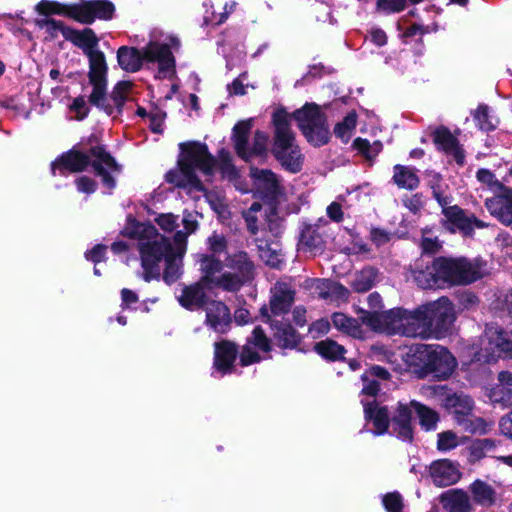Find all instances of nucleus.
<instances>
[{
    "instance_id": "c756f323",
    "label": "nucleus",
    "mask_w": 512,
    "mask_h": 512,
    "mask_svg": "<svg viewBox=\"0 0 512 512\" xmlns=\"http://www.w3.org/2000/svg\"><path fill=\"white\" fill-rule=\"evenodd\" d=\"M457 424L467 433L483 435L492 429L494 422L487 421L470 413L459 417Z\"/></svg>"
},
{
    "instance_id": "052dcab7",
    "label": "nucleus",
    "mask_w": 512,
    "mask_h": 512,
    "mask_svg": "<svg viewBox=\"0 0 512 512\" xmlns=\"http://www.w3.org/2000/svg\"><path fill=\"white\" fill-rule=\"evenodd\" d=\"M327 216L334 222H341L344 218V213L341 204L332 202L326 209Z\"/></svg>"
},
{
    "instance_id": "864d4df0",
    "label": "nucleus",
    "mask_w": 512,
    "mask_h": 512,
    "mask_svg": "<svg viewBox=\"0 0 512 512\" xmlns=\"http://www.w3.org/2000/svg\"><path fill=\"white\" fill-rule=\"evenodd\" d=\"M447 187V185L444 187H434V192L432 193L433 197L442 207V210L451 207L452 197L446 192Z\"/></svg>"
},
{
    "instance_id": "473e14b6",
    "label": "nucleus",
    "mask_w": 512,
    "mask_h": 512,
    "mask_svg": "<svg viewBox=\"0 0 512 512\" xmlns=\"http://www.w3.org/2000/svg\"><path fill=\"white\" fill-rule=\"evenodd\" d=\"M393 180L399 188L414 190L419 186V178L413 168L396 165Z\"/></svg>"
},
{
    "instance_id": "0e129e2a",
    "label": "nucleus",
    "mask_w": 512,
    "mask_h": 512,
    "mask_svg": "<svg viewBox=\"0 0 512 512\" xmlns=\"http://www.w3.org/2000/svg\"><path fill=\"white\" fill-rule=\"evenodd\" d=\"M371 240L377 245L381 246L389 242L390 234L382 229H372L371 231Z\"/></svg>"
},
{
    "instance_id": "6e6d98bb",
    "label": "nucleus",
    "mask_w": 512,
    "mask_h": 512,
    "mask_svg": "<svg viewBox=\"0 0 512 512\" xmlns=\"http://www.w3.org/2000/svg\"><path fill=\"white\" fill-rule=\"evenodd\" d=\"M75 184L77 186L78 191L91 194L95 192L97 184L96 182L87 176H82L76 179Z\"/></svg>"
},
{
    "instance_id": "1a4fd4ad",
    "label": "nucleus",
    "mask_w": 512,
    "mask_h": 512,
    "mask_svg": "<svg viewBox=\"0 0 512 512\" xmlns=\"http://www.w3.org/2000/svg\"><path fill=\"white\" fill-rule=\"evenodd\" d=\"M39 14L68 16L80 23L91 24L96 18L111 19L114 5L107 0H93L83 4L65 5L55 1L42 0L36 7Z\"/></svg>"
},
{
    "instance_id": "20e7f679",
    "label": "nucleus",
    "mask_w": 512,
    "mask_h": 512,
    "mask_svg": "<svg viewBox=\"0 0 512 512\" xmlns=\"http://www.w3.org/2000/svg\"><path fill=\"white\" fill-rule=\"evenodd\" d=\"M81 144L84 151L71 149L63 154L52 164L53 172L59 169L62 174L64 171L77 173L91 165L96 174L102 178L103 184L107 188L113 189L115 180L111 174L119 171L115 159L99 144L95 135H91L86 142Z\"/></svg>"
},
{
    "instance_id": "423d86ee",
    "label": "nucleus",
    "mask_w": 512,
    "mask_h": 512,
    "mask_svg": "<svg viewBox=\"0 0 512 512\" xmlns=\"http://www.w3.org/2000/svg\"><path fill=\"white\" fill-rule=\"evenodd\" d=\"M180 149L179 168L169 171L166 181L178 187L202 191L204 187L196 171L211 175L215 167L214 157L208 152L207 146L199 142L181 143Z\"/></svg>"
},
{
    "instance_id": "e433bc0d",
    "label": "nucleus",
    "mask_w": 512,
    "mask_h": 512,
    "mask_svg": "<svg viewBox=\"0 0 512 512\" xmlns=\"http://www.w3.org/2000/svg\"><path fill=\"white\" fill-rule=\"evenodd\" d=\"M357 123V115L355 112H350L343 121L336 124L334 134L342 142L347 143L355 130Z\"/></svg>"
},
{
    "instance_id": "4468645a",
    "label": "nucleus",
    "mask_w": 512,
    "mask_h": 512,
    "mask_svg": "<svg viewBox=\"0 0 512 512\" xmlns=\"http://www.w3.org/2000/svg\"><path fill=\"white\" fill-rule=\"evenodd\" d=\"M251 128L252 120L240 121L233 128L235 150L245 161H249L254 156H262L267 150L268 136L262 131H256L252 144L249 142Z\"/></svg>"
},
{
    "instance_id": "3c124183",
    "label": "nucleus",
    "mask_w": 512,
    "mask_h": 512,
    "mask_svg": "<svg viewBox=\"0 0 512 512\" xmlns=\"http://www.w3.org/2000/svg\"><path fill=\"white\" fill-rule=\"evenodd\" d=\"M362 382H363V388H362L363 394L369 395V396H375L378 393V391L380 389L378 380L372 378L367 373H364L362 375Z\"/></svg>"
},
{
    "instance_id": "8fccbe9b",
    "label": "nucleus",
    "mask_w": 512,
    "mask_h": 512,
    "mask_svg": "<svg viewBox=\"0 0 512 512\" xmlns=\"http://www.w3.org/2000/svg\"><path fill=\"white\" fill-rule=\"evenodd\" d=\"M266 223L268 229L277 234L281 227L282 220L277 214L275 207L269 206L267 210H265Z\"/></svg>"
},
{
    "instance_id": "4be33fe9",
    "label": "nucleus",
    "mask_w": 512,
    "mask_h": 512,
    "mask_svg": "<svg viewBox=\"0 0 512 512\" xmlns=\"http://www.w3.org/2000/svg\"><path fill=\"white\" fill-rule=\"evenodd\" d=\"M472 505L479 506L483 509H489L497 504L498 494L496 489L487 482L476 479L467 489Z\"/></svg>"
},
{
    "instance_id": "6ab92c4d",
    "label": "nucleus",
    "mask_w": 512,
    "mask_h": 512,
    "mask_svg": "<svg viewBox=\"0 0 512 512\" xmlns=\"http://www.w3.org/2000/svg\"><path fill=\"white\" fill-rule=\"evenodd\" d=\"M261 313L262 316L267 317L266 321L270 323L273 331V339L279 347L289 349L296 347L299 342V336L289 323L272 319L266 307L261 309Z\"/></svg>"
},
{
    "instance_id": "9b49d317",
    "label": "nucleus",
    "mask_w": 512,
    "mask_h": 512,
    "mask_svg": "<svg viewBox=\"0 0 512 512\" xmlns=\"http://www.w3.org/2000/svg\"><path fill=\"white\" fill-rule=\"evenodd\" d=\"M413 357L418 365L440 378L448 377L456 367V360L453 355L441 345H416Z\"/></svg>"
},
{
    "instance_id": "49530a36",
    "label": "nucleus",
    "mask_w": 512,
    "mask_h": 512,
    "mask_svg": "<svg viewBox=\"0 0 512 512\" xmlns=\"http://www.w3.org/2000/svg\"><path fill=\"white\" fill-rule=\"evenodd\" d=\"M383 505L387 512H402V496L398 492L387 493L383 497Z\"/></svg>"
},
{
    "instance_id": "13d9d810",
    "label": "nucleus",
    "mask_w": 512,
    "mask_h": 512,
    "mask_svg": "<svg viewBox=\"0 0 512 512\" xmlns=\"http://www.w3.org/2000/svg\"><path fill=\"white\" fill-rule=\"evenodd\" d=\"M330 329V323L326 319H319L311 324L309 332L313 338H317L323 334L328 333Z\"/></svg>"
},
{
    "instance_id": "ea45409f",
    "label": "nucleus",
    "mask_w": 512,
    "mask_h": 512,
    "mask_svg": "<svg viewBox=\"0 0 512 512\" xmlns=\"http://www.w3.org/2000/svg\"><path fill=\"white\" fill-rule=\"evenodd\" d=\"M252 346L262 352H269L271 350L270 339L266 336L264 330L257 326L253 329L251 335L247 338Z\"/></svg>"
},
{
    "instance_id": "4d7b16f0",
    "label": "nucleus",
    "mask_w": 512,
    "mask_h": 512,
    "mask_svg": "<svg viewBox=\"0 0 512 512\" xmlns=\"http://www.w3.org/2000/svg\"><path fill=\"white\" fill-rule=\"evenodd\" d=\"M403 204L414 214H417L424 206V202L420 194H414L410 197H406L403 199Z\"/></svg>"
},
{
    "instance_id": "5701e85b",
    "label": "nucleus",
    "mask_w": 512,
    "mask_h": 512,
    "mask_svg": "<svg viewBox=\"0 0 512 512\" xmlns=\"http://www.w3.org/2000/svg\"><path fill=\"white\" fill-rule=\"evenodd\" d=\"M294 295V290L288 284L277 282L271 288V314L273 316H281L288 313L294 302Z\"/></svg>"
},
{
    "instance_id": "412c9836",
    "label": "nucleus",
    "mask_w": 512,
    "mask_h": 512,
    "mask_svg": "<svg viewBox=\"0 0 512 512\" xmlns=\"http://www.w3.org/2000/svg\"><path fill=\"white\" fill-rule=\"evenodd\" d=\"M430 475L433 483L439 487L453 485L461 478L458 465L448 459L433 462L430 466Z\"/></svg>"
},
{
    "instance_id": "f3484780",
    "label": "nucleus",
    "mask_w": 512,
    "mask_h": 512,
    "mask_svg": "<svg viewBox=\"0 0 512 512\" xmlns=\"http://www.w3.org/2000/svg\"><path fill=\"white\" fill-rule=\"evenodd\" d=\"M489 213L505 226L512 225V188L506 187L501 192L485 200Z\"/></svg>"
},
{
    "instance_id": "aec40b11",
    "label": "nucleus",
    "mask_w": 512,
    "mask_h": 512,
    "mask_svg": "<svg viewBox=\"0 0 512 512\" xmlns=\"http://www.w3.org/2000/svg\"><path fill=\"white\" fill-rule=\"evenodd\" d=\"M413 414L414 410L411 406V402L409 404L398 403L391 419L393 433L404 441H411L413 439Z\"/></svg>"
},
{
    "instance_id": "a211bd4d",
    "label": "nucleus",
    "mask_w": 512,
    "mask_h": 512,
    "mask_svg": "<svg viewBox=\"0 0 512 512\" xmlns=\"http://www.w3.org/2000/svg\"><path fill=\"white\" fill-rule=\"evenodd\" d=\"M238 346L230 340H221L214 343L213 366L221 374L231 373L234 368Z\"/></svg>"
},
{
    "instance_id": "69168bd1",
    "label": "nucleus",
    "mask_w": 512,
    "mask_h": 512,
    "mask_svg": "<svg viewBox=\"0 0 512 512\" xmlns=\"http://www.w3.org/2000/svg\"><path fill=\"white\" fill-rule=\"evenodd\" d=\"M105 250L106 247L104 245H96L86 253V258L95 263L100 262L104 258Z\"/></svg>"
},
{
    "instance_id": "f8f14e48",
    "label": "nucleus",
    "mask_w": 512,
    "mask_h": 512,
    "mask_svg": "<svg viewBox=\"0 0 512 512\" xmlns=\"http://www.w3.org/2000/svg\"><path fill=\"white\" fill-rule=\"evenodd\" d=\"M501 356L512 358V331L507 333L497 325H490L481 338L475 360L489 363Z\"/></svg>"
},
{
    "instance_id": "09e8293b",
    "label": "nucleus",
    "mask_w": 512,
    "mask_h": 512,
    "mask_svg": "<svg viewBox=\"0 0 512 512\" xmlns=\"http://www.w3.org/2000/svg\"><path fill=\"white\" fill-rule=\"evenodd\" d=\"M155 221L166 232H171L178 226V216L171 213L161 214Z\"/></svg>"
},
{
    "instance_id": "a878e982",
    "label": "nucleus",
    "mask_w": 512,
    "mask_h": 512,
    "mask_svg": "<svg viewBox=\"0 0 512 512\" xmlns=\"http://www.w3.org/2000/svg\"><path fill=\"white\" fill-rule=\"evenodd\" d=\"M433 140L441 149L453 155L459 165H463L465 158L463 150L459 147L456 137L447 128L440 127L436 129L433 133Z\"/></svg>"
},
{
    "instance_id": "0eeeda50",
    "label": "nucleus",
    "mask_w": 512,
    "mask_h": 512,
    "mask_svg": "<svg viewBox=\"0 0 512 512\" xmlns=\"http://www.w3.org/2000/svg\"><path fill=\"white\" fill-rule=\"evenodd\" d=\"M359 318L371 330L388 335L420 337L426 331L424 320L417 318V310L396 308L384 312H369L361 309Z\"/></svg>"
},
{
    "instance_id": "5fc2aeb1",
    "label": "nucleus",
    "mask_w": 512,
    "mask_h": 512,
    "mask_svg": "<svg viewBox=\"0 0 512 512\" xmlns=\"http://www.w3.org/2000/svg\"><path fill=\"white\" fill-rule=\"evenodd\" d=\"M328 295L336 300L346 301L349 290L340 283H333L328 287Z\"/></svg>"
},
{
    "instance_id": "39448f33",
    "label": "nucleus",
    "mask_w": 512,
    "mask_h": 512,
    "mask_svg": "<svg viewBox=\"0 0 512 512\" xmlns=\"http://www.w3.org/2000/svg\"><path fill=\"white\" fill-rule=\"evenodd\" d=\"M89 83L93 89L89 96V102L103 110L107 115L115 112L120 114L125 102L129 99L132 83L121 81L115 85L110 96L107 95V64L105 55L99 50L89 52Z\"/></svg>"
},
{
    "instance_id": "a18cd8bd",
    "label": "nucleus",
    "mask_w": 512,
    "mask_h": 512,
    "mask_svg": "<svg viewBox=\"0 0 512 512\" xmlns=\"http://www.w3.org/2000/svg\"><path fill=\"white\" fill-rule=\"evenodd\" d=\"M458 446V437L452 431L442 432L438 435L437 448L440 451H448Z\"/></svg>"
},
{
    "instance_id": "58836bf2",
    "label": "nucleus",
    "mask_w": 512,
    "mask_h": 512,
    "mask_svg": "<svg viewBox=\"0 0 512 512\" xmlns=\"http://www.w3.org/2000/svg\"><path fill=\"white\" fill-rule=\"evenodd\" d=\"M476 178L479 182L487 185L494 195L501 192L503 189L507 187L503 183H501L496 178L495 174L488 169H479L476 173Z\"/></svg>"
},
{
    "instance_id": "7c9ffc66",
    "label": "nucleus",
    "mask_w": 512,
    "mask_h": 512,
    "mask_svg": "<svg viewBox=\"0 0 512 512\" xmlns=\"http://www.w3.org/2000/svg\"><path fill=\"white\" fill-rule=\"evenodd\" d=\"M332 323L336 329L350 335L354 338H361L363 331L358 320L345 315L344 313L336 312L331 316Z\"/></svg>"
},
{
    "instance_id": "4c0bfd02",
    "label": "nucleus",
    "mask_w": 512,
    "mask_h": 512,
    "mask_svg": "<svg viewBox=\"0 0 512 512\" xmlns=\"http://www.w3.org/2000/svg\"><path fill=\"white\" fill-rule=\"evenodd\" d=\"M376 278L374 269H364L356 275L353 280L352 286L357 292H366L372 288Z\"/></svg>"
},
{
    "instance_id": "c03bdc74",
    "label": "nucleus",
    "mask_w": 512,
    "mask_h": 512,
    "mask_svg": "<svg viewBox=\"0 0 512 512\" xmlns=\"http://www.w3.org/2000/svg\"><path fill=\"white\" fill-rule=\"evenodd\" d=\"M238 355L240 358V364L242 366L258 363L262 359L258 351H256L255 347L252 346L249 342H246V344L242 346V349L239 351Z\"/></svg>"
},
{
    "instance_id": "f03ea898",
    "label": "nucleus",
    "mask_w": 512,
    "mask_h": 512,
    "mask_svg": "<svg viewBox=\"0 0 512 512\" xmlns=\"http://www.w3.org/2000/svg\"><path fill=\"white\" fill-rule=\"evenodd\" d=\"M292 118L297 121L308 142L314 146L325 145L329 141L330 132L326 118L316 104H306L293 114L284 110H277L273 114L272 154L286 170L297 173L302 169L303 156L291 129Z\"/></svg>"
},
{
    "instance_id": "bf43d9fd",
    "label": "nucleus",
    "mask_w": 512,
    "mask_h": 512,
    "mask_svg": "<svg viewBox=\"0 0 512 512\" xmlns=\"http://www.w3.org/2000/svg\"><path fill=\"white\" fill-rule=\"evenodd\" d=\"M71 109L74 110L77 113V119L82 120L84 119L89 112V109L87 107L86 101L84 97L79 96L74 99Z\"/></svg>"
},
{
    "instance_id": "cd10ccee",
    "label": "nucleus",
    "mask_w": 512,
    "mask_h": 512,
    "mask_svg": "<svg viewBox=\"0 0 512 512\" xmlns=\"http://www.w3.org/2000/svg\"><path fill=\"white\" fill-rule=\"evenodd\" d=\"M202 283L203 282L196 283L194 285L183 288L182 293L178 298L180 304L183 307L189 310L204 308L205 303L209 299H207Z\"/></svg>"
},
{
    "instance_id": "79ce46f5",
    "label": "nucleus",
    "mask_w": 512,
    "mask_h": 512,
    "mask_svg": "<svg viewBox=\"0 0 512 512\" xmlns=\"http://www.w3.org/2000/svg\"><path fill=\"white\" fill-rule=\"evenodd\" d=\"M474 120L477 126L483 131H491L495 129L496 124L490 119L489 107L487 105H480L474 112Z\"/></svg>"
},
{
    "instance_id": "7ed1b4c3",
    "label": "nucleus",
    "mask_w": 512,
    "mask_h": 512,
    "mask_svg": "<svg viewBox=\"0 0 512 512\" xmlns=\"http://www.w3.org/2000/svg\"><path fill=\"white\" fill-rule=\"evenodd\" d=\"M482 264L466 258H439L431 264L416 263L412 276L422 289L441 288L445 284H469L483 276Z\"/></svg>"
},
{
    "instance_id": "774afa93",
    "label": "nucleus",
    "mask_w": 512,
    "mask_h": 512,
    "mask_svg": "<svg viewBox=\"0 0 512 512\" xmlns=\"http://www.w3.org/2000/svg\"><path fill=\"white\" fill-rule=\"evenodd\" d=\"M366 373L376 380H387L390 377L388 370L381 366H373Z\"/></svg>"
},
{
    "instance_id": "e2e57ef3",
    "label": "nucleus",
    "mask_w": 512,
    "mask_h": 512,
    "mask_svg": "<svg viewBox=\"0 0 512 512\" xmlns=\"http://www.w3.org/2000/svg\"><path fill=\"white\" fill-rule=\"evenodd\" d=\"M499 429L504 436L512 439V411L500 419Z\"/></svg>"
},
{
    "instance_id": "338daca9",
    "label": "nucleus",
    "mask_w": 512,
    "mask_h": 512,
    "mask_svg": "<svg viewBox=\"0 0 512 512\" xmlns=\"http://www.w3.org/2000/svg\"><path fill=\"white\" fill-rule=\"evenodd\" d=\"M428 31L429 30L427 27L417 24V23H414L406 28V30L403 33V36L404 37H414L416 35H424V34L428 33Z\"/></svg>"
},
{
    "instance_id": "9d476101",
    "label": "nucleus",
    "mask_w": 512,
    "mask_h": 512,
    "mask_svg": "<svg viewBox=\"0 0 512 512\" xmlns=\"http://www.w3.org/2000/svg\"><path fill=\"white\" fill-rule=\"evenodd\" d=\"M226 266L231 270L212 279V286L227 292H237L241 287L251 281L254 276V265L247 253L238 252L228 256Z\"/></svg>"
},
{
    "instance_id": "f704fd0d",
    "label": "nucleus",
    "mask_w": 512,
    "mask_h": 512,
    "mask_svg": "<svg viewBox=\"0 0 512 512\" xmlns=\"http://www.w3.org/2000/svg\"><path fill=\"white\" fill-rule=\"evenodd\" d=\"M447 405L454 409L455 420L472 413L474 402L472 398L464 394H454L447 398Z\"/></svg>"
},
{
    "instance_id": "b1692460",
    "label": "nucleus",
    "mask_w": 512,
    "mask_h": 512,
    "mask_svg": "<svg viewBox=\"0 0 512 512\" xmlns=\"http://www.w3.org/2000/svg\"><path fill=\"white\" fill-rule=\"evenodd\" d=\"M440 503L446 512H474L467 490L453 488L440 495Z\"/></svg>"
},
{
    "instance_id": "2eb2a0df",
    "label": "nucleus",
    "mask_w": 512,
    "mask_h": 512,
    "mask_svg": "<svg viewBox=\"0 0 512 512\" xmlns=\"http://www.w3.org/2000/svg\"><path fill=\"white\" fill-rule=\"evenodd\" d=\"M442 214L444 216L442 220L443 226L452 233L460 232L464 236H472L475 228L483 229L488 227V223L472 214H468L457 205L442 210Z\"/></svg>"
},
{
    "instance_id": "72a5a7b5",
    "label": "nucleus",
    "mask_w": 512,
    "mask_h": 512,
    "mask_svg": "<svg viewBox=\"0 0 512 512\" xmlns=\"http://www.w3.org/2000/svg\"><path fill=\"white\" fill-rule=\"evenodd\" d=\"M314 349L323 358L331 361H337L344 358V354L346 352L344 346L338 344L332 339H325L317 342Z\"/></svg>"
},
{
    "instance_id": "2f4dec72",
    "label": "nucleus",
    "mask_w": 512,
    "mask_h": 512,
    "mask_svg": "<svg viewBox=\"0 0 512 512\" xmlns=\"http://www.w3.org/2000/svg\"><path fill=\"white\" fill-rule=\"evenodd\" d=\"M199 263L200 270L204 274L201 282L212 285V279H216L220 275L223 267L222 261L214 255H202Z\"/></svg>"
},
{
    "instance_id": "bb28decb",
    "label": "nucleus",
    "mask_w": 512,
    "mask_h": 512,
    "mask_svg": "<svg viewBox=\"0 0 512 512\" xmlns=\"http://www.w3.org/2000/svg\"><path fill=\"white\" fill-rule=\"evenodd\" d=\"M64 38L81 48L86 55L95 51V47L98 45V38L90 28L76 30L69 27L64 30Z\"/></svg>"
},
{
    "instance_id": "c9c22d12",
    "label": "nucleus",
    "mask_w": 512,
    "mask_h": 512,
    "mask_svg": "<svg viewBox=\"0 0 512 512\" xmlns=\"http://www.w3.org/2000/svg\"><path fill=\"white\" fill-rule=\"evenodd\" d=\"M411 406L414 413L419 417L420 425L425 430H431L436 427L438 414L434 410L417 401H411Z\"/></svg>"
},
{
    "instance_id": "a19ab883",
    "label": "nucleus",
    "mask_w": 512,
    "mask_h": 512,
    "mask_svg": "<svg viewBox=\"0 0 512 512\" xmlns=\"http://www.w3.org/2000/svg\"><path fill=\"white\" fill-rule=\"evenodd\" d=\"M353 146L368 159L376 157L382 149L380 142L376 141L371 144L367 139L363 138H356L353 142Z\"/></svg>"
},
{
    "instance_id": "393cba45",
    "label": "nucleus",
    "mask_w": 512,
    "mask_h": 512,
    "mask_svg": "<svg viewBox=\"0 0 512 512\" xmlns=\"http://www.w3.org/2000/svg\"><path fill=\"white\" fill-rule=\"evenodd\" d=\"M250 175L254 181L255 189L264 197L275 199L280 192V185L276 175L266 169H258L252 167Z\"/></svg>"
},
{
    "instance_id": "6e6552de",
    "label": "nucleus",
    "mask_w": 512,
    "mask_h": 512,
    "mask_svg": "<svg viewBox=\"0 0 512 512\" xmlns=\"http://www.w3.org/2000/svg\"><path fill=\"white\" fill-rule=\"evenodd\" d=\"M117 60L119 66L126 72L138 71L143 61L158 62L159 70L165 75L173 71L174 57L167 44L150 42L142 51L134 48L122 46L117 51Z\"/></svg>"
},
{
    "instance_id": "c85d7f7f",
    "label": "nucleus",
    "mask_w": 512,
    "mask_h": 512,
    "mask_svg": "<svg viewBox=\"0 0 512 512\" xmlns=\"http://www.w3.org/2000/svg\"><path fill=\"white\" fill-rule=\"evenodd\" d=\"M365 417L373 421L376 434H383L387 431L390 418L386 407L378 406L376 403H363Z\"/></svg>"
},
{
    "instance_id": "dca6fc26",
    "label": "nucleus",
    "mask_w": 512,
    "mask_h": 512,
    "mask_svg": "<svg viewBox=\"0 0 512 512\" xmlns=\"http://www.w3.org/2000/svg\"><path fill=\"white\" fill-rule=\"evenodd\" d=\"M205 312V324L216 333H227L232 324V316L229 307L220 300H208L203 308Z\"/></svg>"
},
{
    "instance_id": "ddd939ff",
    "label": "nucleus",
    "mask_w": 512,
    "mask_h": 512,
    "mask_svg": "<svg viewBox=\"0 0 512 512\" xmlns=\"http://www.w3.org/2000/svg\"><path fill=\"white\" fill-rule=\"evenodd\" d=\"M416 310L417 318H421L425 322L426 331L425 335L421 336L422 338L428 337L431 331L437 333L448 331L455 320L453 305L445 297Z\"/></svg>"
},
{
    "instance_id": "603ef678",
    "label": "nucleus",
    "mask_w": 512,
    "mask_h": 512,
    "mask_svg": "<svg viewBox=\"0 0 512 512\" xmlns=\"http://www.w3.org/2000/svg\"><path fill=\"white\" fill-rule=\"evenodd\" d=\"M209 249L212 252L211 255L216 256L225 251L226 249V240L223 236L218 234H213L208 238Z\"/></svg>"
},
{
    "instance_id": "37998d69",
    "label": "nucleus",
    "mask_w": 512,
    "mask_h": 512,
    "mask_svg": "<svg viewBox=\"0 0 512 512\" xmlns=\"http://www.w3.org/2000/svg\"><path fill=\"white\" fill-rule=\"evenodd\" d=\"M261 210H262V205L258 202H254L249 207V209L243 211V213H242L243 218L245 219L247 228L252 234H256L259 230V226L257 224V222H258L257 213L261 212Z\"/></svg>"
},
{
    "instance_id": "680f3d73",
    "label": "nucleus",
    "mask_w": 512,
    "mask_h": 512,
    "mask_svg": "<svg viewBox=\"0 0 512 512\" xmlns=\"http://www.w3.org/2000/svg\"><path fill=\"white\" fill-rule=\"evenodd\" d=\"M69 29V27L65 26L63 22L52 19L50 23L45 28V32L51 37H57L58 33H61L64 36V30Z\"/></svg>"
},
{
    "instance_id": "de8ad7c7",
    "label": "nucleus",
    "mask_w": 512,
    "mask_h": 512,
    "mask_svg": "<svg viewBox=\"0 0 512 512\" xmlns=\"http://www.w3.org/2000/svg\"><path fill=\"white\" fill-rule=\"evenodd\" d=\"M405 0H378L377 8L387 13L400 12L405 8Z\"/></svg>"
},
{
    "instance_id": "f257e3e1",
    "label": "nucleus",
    "mask_w": 512,
    "mask_h": 512,
    "mask_svg": "<svg viewBox=\"0 0 512 512\" xmlns=\"http://www.w3.org/2000/svg\"><path fill=\"white\" fill-rule=\"evenodd\" d=\"M182 223L185 232H176L174 245L151 224L137 223L131 229L125 230L127 236L137 241L143 278L146 282L160 275L159 265L163 260L166 263L163 275L165 282L173 283L180 277L181 258L186 251L187 237L198 227L197 221L190 215L184 217Z\"/></svg>"
}]
</instances>
